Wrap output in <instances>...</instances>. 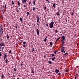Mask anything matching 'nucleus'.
I'll use <instances>...</instances> for the list:
<instances>
[{"label": "nucleus", "mask_w": 79, "mask_h": 79, "mask_svg": "<svg viewBox=\"0 0 79 79\" xmlns=\"http://www.w3.org/2000/svg\"><path fill=\"white\" fill-rule=\"evenodd\" d=\"M3 32V28H2V26H0V34H1V35H2Z\"/></svg>", "instance_id": "f257e3e1"}, {"label": "nucleus", "mask_w": 79, "mask_h": 79, "mask_svg": "<svg viewBox=\"0 0 79 79\" xmlns=\"http://www.w3.org/2000/svg\"><path fill=\"white\" fill-rule=\"evenodd\" d=\"M53 24H54V22L53 21L51 22L50 23V27L51 29L53 28Z\"/></svg>", "instance_id": "f03ea898"}, {"label": "nucleus", "mask_w": 79, "mask_h": 79, "mask_svg": "<svg viewBox=\"0 0 79 79\" xmlns=\"http://www.w3.org/2000/svg\"><path fill=\"white\" fill-rule=\"evenodd\" d=\"M23 44L24 45H23V47L26 48V44H27V43L26 41H24L23 43Z\"/></svg>", "instance_id": "7ed1b4c3"}, {"label": "nucleus", "mask_w": 79, "mask_h": 79, "mask_svg": "<svg viewBox=\"0 0 79 79\" xmlns=\"http://www.w3.org/2000/svg\"><path fill=\"white\" fill-rule=\"evenodd\" d=\"M26 1H27V0H22V2L23 4H24V3H25V2H26Z\"/></svg>", "instance_id": "20e7f679"}, {"label": "nucleus", "mask_w": 79, "mask_h": 79, "mask_svg": "<svg viewBox=\"0 0 79 79\" xmlns=\"http://www.w3.org/2000/svg\"><path fill=\"white\" fill-rule=\"evenodd\" d=\"M62 40H66V38H65V37H64V36H62Z\"/></svg>", "instance_id": "39448f33"}, {"label": "nucleus", "mask_w": 79, "mask_h": 79, "mask_svg": "<svg viewBox=\"0 0 79 79\" xmlns=\"http://www.w3.org/2000/svg\"><path fill=\"white\" fill-rule=\"evenodd\" d=\"M0 47H3L4 46V43H1L0 44Z\"/></svg>", "instance_id": "423d86ee"}, {"label": "nucleus", "mask_w": 79, "mask_h": 79, "mask_svg": "<svg viewBox=\"0 0 79 79\" xmlns=\"http://www.w3.org/2000/svg\"><path fill=\"white\" fill-rule=\"evenodd\" d=\"M55 73H59V70L58 69H55Z\"/></svg>", "instance_id": "0eeeda50"}, {"label": "nucleus", "mask_w": 79, "mask_h": 79, "mask_svg": "<svg viewBox=\"0 0 79 79\" xmlns=\"http://www.w3.org/2000/svg\"><path fill=\"white\" fill-rule=\"evenodd\" d=\"M36 31V32H37V35H39V30L38 29H37Z\"/></svg>", "instance_id": "6e6552de"}, {"label": "nucleus", "mask_w": 79, "mask_h": 79, "mask_svg": "<svg viewBox=\"0 0 79 79\" xmlns=\"http://www.w3.org/2000/svg\"><path fill=\"white\" fill-rule=\"evenodd\" d=\"M64 49H65V47H63V48H61V51H63L64 50Z\"/></svg>", "instance_id": "1a4fd4ad"}, {"label": "nucleus", "mask_w": 79, "mask_h": 79, "mask_svg": "<svg viewBox=\"0 0 79 79\" xmlns=\"http://www.w3.org/2000/svg\"><path fill=\"white\" fill-rule=\"evenodd\" d=\"M29 15H30V13H29V12L28 11H27V16H29Z\"/></svg>", "instance_id": "9d476101"}, {"label": "nucleus", "mask_w": 79, "mask_h": 79, "mask_svg": "<svg viewBox=\"0 0 79 79\" xmlns=\"http://www.w3.org/2000/svg\"><path fill=\"white\" fill-rule=\"evenodd\" d=\"M1 78L2 79H4V75L3 74L2 75Z\"/></svg>", "instance_id": "9b49d317"}, {"label": "nucleus", "mask_w": 79, "mask_h": 79, "mask_svg": "<svg viewBox=\"0 0 79 79\" xmlns=\"http://www.w3.org/2000/svg\"><path fill=\"white\" fill-rule=\"evenodd\" d=\"M31 73H33V74H34V69H31Z\"/></svg>", "instance_id": "f8f14e48"}, {"label": "nucleus", "mask_w": 79, "mask_h": 79, "mask_svg": "<svg viewBox=\"0 0 79 79\" xmlns=\"http://www.w3.org/2000/svg\"><path fill=\"white\" fill-rule=\"evenodd\" d=\"M3 48H4V47H1L0 49V51H2V50H3Z\"/></svg>", "instance_id": "ddd939ff"}, {"label": "nucleus", "mask_w": 79, "mask_h": 79, "mask_svg": "<svg viewBox=\"0 0 79 79\" xmlns=\"http://www.w3.org/2000/svg\"><path fill=\"white\" fill-rule=\"evenodd\" d=\"M5 61H6V64H8V59H6V60Z\"/></svg>", "instance_id": "4468645a"}, {"label": "nucleus", "mask_w": 79, "mask_h": 79, "mask_svg": "<svg viewBox=\"0 0 79 79\" xmlns=\"http://www.w3.org/2000/svg\"><path fill=\"white\" fill-rule=\"evenodd\" d=\"M56 5V4H55V3H53V6L54 8H55V6Z\"/></svg>", "instance_id": "2eb2a0df"}, {"label": "nucleus", "mask_w": 79, "mask_h": 79, "mask_svg": "<svg viewBox=\"0 0 79 79\" xmlns=\"http://www.w3.org/2000/svg\"><path fill=\"white\" fill-rule=\"evenodd\" d=\"M4 57L5 58H6V56H7L6 55V53H5L4 55Z\"/></svg>", "instance_id": "dca6fc26"}, {"label": "nucleus", "mask_w": 79, "mask_h": 79, "mask_svg": "<svg viewBox=\"0 0 79 79\" xmlns=\"http://www.w3.org/2000/svg\"><path fill=\"white\" fill-rule=\"evenodd\" d=\"M48 63H49V64H52V62L51 61L49 60L48 61Z\"/></svg>", "instance_id": "f3484780"}, {"label": "nucleus", "mask_w": 79, "mask_h": 79, "mask_svg": "<svg viewBox=\"0 0 79 79\" xmlns=\"http://www.w3.org/2000/svg\"><path fill=\"white\" fill-rule=\"evenodd\" d=\"M47 36H46L45 39L44 40V42H46L47 41Z\"/></svg>", "instance_id": "a211bd4d"}, {"label": "nucleus", "mask_w": 79, "mask_h": 79, "mask_svg": "<svg viewBox=\"0 0 79 79\" xmlns=\"http://www.w3.org/2000/svg\"><path fill=\"white\" fill-rule=\"evenodd\" d=\"M0 18L1 19H3V15H1L0 17Z\"/></svg>", "instance_id": "6ab92c4d"}, {"label": "nucleus", "mask_w": 79, "mask_h": 79, "mask_svg": "<svg viewBox=\"0 0 79 79\" xmlns=\"http://www.w3.org/2000/svg\"><path fill=\"white\" fill-rule=\"evenodd\" d=\"M4 9H5V10H6V4L4 5Z\"/></svg>", "instance_id": "aec40b11"}, {"label": "nucleus", "mask_w": 79, "mask_h": 79, "mask_svg": "<svg viewBox=\"0 0 79 79\" xmlns=\"http://www.w3.org/2000/svg\"><path fill=\"white\" fill-rule=\"evenodd\" d=\"M6 38L7 39H9V35H8V34H7L6 36Z\"/></svg>", "instance_id": "412c9836"}, {"label": "nucleus", "mask_w": 79, "mask_h": 79, "mask_svg": "<svg viewBox=\"0 0 79 79\" xmlns=\"http://www.w3.org/2000/svg\"><path fill=\"white\" fill-rule=\"evenodd\" d=\"M7 75L9 77H11V76H10V74L9 73H7Z\"/></svg>", "instance_id": "4be33fe9"}, {"label": "nucleus", "mask_w": 79, "mask_h": 79, "mask_svg": "<svg viewBox=\"0 0 79 79\" xmlns=\"http://www.w3.org/2000/svg\"><path fill=\"white\" fill-rule=\"evenodd\" d=\"M60 39V37L58 38L57 40H56V42H57L58 40H59Z\"/></svg>", "instance_id": "5701e85b"}, {"label": "nucleus", "mask_w": 79, "mask_h": 79, "mask_svg": "<svg viewBox=\"0 0 79 79\" xmlns=\"http://www.w3.org/2000/svg\"><path fill=\"white\" fill-rule=\"evenodd\" d=\"M33 5H35V0H34L33 1Z\"/></svg>", "instance_id": "b1692460"}, {"label": "nucleus", "mask_w": 79, "mask_h": 79, "mask_svg": "<svg viewBox=\"0 0 79 79\" xmlns=\"http://www.w3.org/2000/svg\"><path fill=\"white\" fill-rule=\"evenodd\" d=\"M33 10L34 11L35 10V7H33Z\"/></svg>", "instance_id": "393cba45"}, {"label": "nucleus", "mask_w": 79, "mask_h": 79, "mask_svg": "<svg viewBox=\"0 0 79 79\" xmlns=\"http://www.w3.org/2000/svg\"><path fill=\"white\" fill-rule=\"evenodd\" d=\"M18 4L19 6H20V3L18 1Z\"/></svg>", "instance_id": "a878e982"}, {"label": "nucleus", "mask_w": 79, "mask_h": 79, "mask_svg": "<svg viewBox=\"0 0 79 79\" xmlns=\"http://www.w3.org/2000/svg\"><path fill=\"white\" fill-rule=\"evenodd\" d=\"M55 31L56 33H57L58 32V31H57V29H56Z\"/></svg>", "instance_id": "bb28decb"}, {"label": "nucleus", "mask_w": 79, "mask_h": 79, "mask_svg": "<svg viewBox=\"0 0 79 79\" xmlns=\"http://www.w3.org/2000/svg\"><path fill=\"white\" fill-rule=\"evenodd\" d=\"M61 52H62V53H63L64 52V53H65V51L64 50V51H61Z\"/></svg>", "instance_id": "cd10ccee"}, {"label": "nucleus", "mask_w": 79, "mask_h": 79, "mask_svg": "<svg viewBox=\"0 0 79 79\" xmlns=\"http://www.w3.org/2000/svg\"><path fill=\"white\" fill-rule=\"evenodd\" d=\"M67 54H68V53L67 52H66V53H65V54H64V56H66V55H67Z\"/></svg>", "instance_id": "c85d7f7f"}, {"label": "nucleus", "mask_w": 79, "mask_h": 79, "mask_svg": "<svg viewBox=\"0 0 79 79\" xmlns=\"http://www.w3.org/2000/svg\"><path fill=\"white\" fill-rule=\"evenodd\" d=\"M52 44H53V43H52V42H50V45H52Z\"/></svg>", "instance_id": "c756f323"}, {"label": "nucleus", "mask_w": 79, "mask_h": 79, "mask_svg": "<svg viewBox=\"0 0 79 79\" xmlns=\"http://www.w3.org/2000/svg\"><path fill=\"white\" fill-rule=\"evenodd\" d=\"M14 69L15 71V72H16V69L15 68H14Z\"/></svg>", "instance_id": "7c9ffc66"}, {"label": "nucleus", "mask_w": 79, "mask_h": 79, "mask_svg": "<svg viewBox=\"0 0 79 79\" xmlns=\"http://www.w3.org/2000/svg\"><path fill=\"white\" fill-rule=\"evenodd\" d=\"M12 4L13 5H14V2L13 1H12Z\"/></svg>", "instance_id": "2f4dec72"}, {"label": "nucleus", "mask_w": 79, "mask_h": 79, "mask_svg": "<svg viewBox=\"0 0 79 79\" xmlns=\"http://www.w3.org/2000/svg\"><path fill=\"white\" fill-rule=\"evenodd\" d=\"M59 14H60V13H59V12H57V16H58Z\"/></svg>", "instance_id": "473e14b6"}, {"label": "nucleus", "mask_w": 79, "mask_h": 79, "mask_svg": "<svg viewBox=\"0 0 79 79\" xmlns=\"http://www.w3.org/2000/svg\"><path fill=\"white\" fill-rule=\"evenodd\" d=\"M46 10V6H44V10Z\"/></svg>", "instance_id": "72a5a7b5"}, {"label": "nucleus", "mask_w": 79, "mask_h": 79, "mask_svg": "<svg viewBox=\"0 0 79 79\" xmlns=\"http://www.w3.org/2000/svg\"><path fill=\"white\" fill-rule=\"evenodd\" d=\"M52 56H55V55L53 54H51Z\"/></svg>", "instance_id": "f704fd0d"}, {"label": "nucleus", "mask_w": 79, "mask_h": 79, "mask_svg": "<svg viewBox=\"0 0 79 79\" xmlns=\"http://www.w3.org/2000/svg\"><path fill=\"white\" fill-rule=\"evenodd\" d=\"M11 50H10L9 51V54H11Z\"/></svg>", "instance_id": "c9c22d12"}, {"label": "nucleus", "mask_w": 79, "mask_h": 79, "mask_svg": "<svg viewBox=\"0 0 79 79\" xmlns=\"http://www.w3.org/2000/svg\"><path fill=\"white\" fill-rule=\"evenodd\" d=\"M73 15H74V13H73V12H72L71 13V15H72V16H73Z\"/></svg>", "instance_id": "e433bc0d"}, {"label": "nucleus", "mask_w": 79, "mask_h": 79, "mask_svg": "<svg viewBox=\"0 0 79 79\" xmlns=\"http://www.w3.org/2000/svg\"><path fill=\"white\" fill-rule=\"evenodd\" d=\"M2 56V55L1 54V52L0 51V56Z\"/></svg>", "instance_id": "4c0bfd02"}, {"label": "nucleus", "mask_w": 79, "mask_h": 79, "mask_svg": "<svg viewBox=\"0 0 79 79\" xmlns=\"http://www.w3.org/2000/svg\"><path fill=\"white\" fill-rule=\"evenodd\" d=\"M57 74H58V75H60L61 74V73H57Z\"/></svg>", "instance_id": "58836bf2"}, {"label": "nucleus", "mask_w": 79, "mask_h": 79, "mask_svg": "<svg viewBox=\"0 0 79 79\" xmlns=\"http://www.w3.org/2000/svg\"><path fill=\"white\" fill-rule=\"evenodd\" d=\"M37 27H39V23H37Z\"/></svg>", "instance_id": "ea45409f"}, {"label": "nucleus", "mask_w": 79, "mask_h": 79, "mask_svg": "<svg viewBox=\"0 0 79 79\" xmlns=\"http://www.w3.org/2000/svg\"><path fill=\"white\" fill-rule=\"evenodd\" d=\"M32 52H34V48H32Z\"/></svg>", "instance_id": "a19ab883"}, {"label": "nucleus", "mask_w": 79, "mask_h": 79, "mask_svg": "<svg viewBox=\"0 0 79 79\" xmlns=\"http://www.w3.org/2000/svg\"><path fill=\"white\" fill-rule=\"evenodd\" d=\"M52 60V61H53V60H54V58H53V57H52V59H51Z\"/></svg>", "instance_id": "79ce46f5"}, {"label": "nucleus", "mask_w": 79, "mask_h": 79, "mask_svg": "<svg viewBox=\"0 0 79 79\" xmlns=\"http://www.w3.org/2000/svg\"><path fill=\"white\" fill-rule=\"evenodd\" d=\"M20 20H23V19H22V18L21 17L20 18Z\"/></svg>", "instance_id": "37998d69"}, {"label": "nucleus", "mask_w": 79, "mask_h": 79, "mask_svg": "<svg viewBox=\"0 0 79 79\" xmlns=\"http://www.w3.org/2000/svg\"><path fill=\"white\" fill-rule=\"evenodd\" d=\"M4 10L3 9H2V11L3 12V13H4Z\"/></svg>", "instance_id": "c03bdc74"}, {"label": "nucleus", "mask_w": 79, "mask_h": 79, "mask_svg": "<svg viewBox=\"0 0 79 79\" xmlns=\"http://www.w3.org/2000/svg\"><path fill=\"white\" fill-rule=\"evenodd\" d=\"M46 57V56H45V55H44V58H45Z\"/></svg>", "instance_id": "a18cd8bd"}, {"label": "nucleus", "mask_w": 79, "mask_h": 79, "mask_svg": "<svg viewBox=\"0 0 79 79\" xmlns=\"http://www.w3.org/2000/svg\"><path fill=\"white\" fill-rule=\"evenodd\" d=\"M37 20H39V17H38L37 18Z\"/></svg>", "instance_id": "49530a36"}, {"label": "nucleus", "mask_w": 79, "mask_h": 79, "mask_svg": "<svg viewBox=\"0 0 79 79\" xmlns=\"http://www.w3.org/2000/svg\"><path fill=\"white\" fill-rule=\"evenodd\" d=\"M17 10V13H18V12H19V10L18 9Z\"/></svg>", "instance_id": "de8ad7c7"}, {"label": "nucleus", "mask_w": 79, "mask_h": 79, "mask_svg": "<svg viewBox=\"0 0 79 79\" xmlns=\"http://www.w3.org/2000/svg\"><path fill=\"white\" fill-rule=\"evenodd\" d=\"M31 1H30L29 3V5H31Z\"/></svg>", "instance_id": "09e8293b"}, {"label": "nucleus", "mask_w": 79, "mask_h": 79, "mask_svg": "<svg viewBox=\"0 0 79 79\" xmlns=\"http://www.w3.org/2000/svg\"><path fill=\"white\" fill-rule=\"evenodd\" d=\"M15 77V75H13V77Z\"/></svg>", "instance_id": "8fccbe9b"}, {"label": "nucleus", "mask_w": 79, "mask_h": 79, "mask_svg": "<svg viewBox=\"0 0 79 79\" xmlns=\"http://www.w3.org/2000/svg\"><path fill=\"white\" fill-rule=\"evenodd\" d=\"M48 23L47 24H46V27H48Z\"/></svg>", "instance_id": "3c124183"}, {"label": "nucleus", "mask_w": 79, "mask_h": 79, "mask_svg": "<svg viewBox=\"0 0 79 79\" xmlns=\"http://www.w3.org/2000/svg\"><path fill=\"white\" fill-rule=\"evenodd\" d=\"M65 72H66V73L68 72V70H65Z\"/></svg>", "instance_id": "603ef678"}, {"label": "nucleus", "mask_w": 79, "mask_h": 79, "mask_svg": "<svg viewBox=\"0 0 79 79\" xmlns=\"http://www.w3.org/2000/svg\"><path fill=\"white\" fill-rule=\"evenodd\" d=\"M54 52L55 54H56V52L55 51H54Z\"/></svg>", "instance_id": "864d4df0"}, {"label": "nucleus", "mask_w": 79, "mask_h": 79, "mask_svg": "<svg viewBox=\"0 0 79 79\" xmlns=\"http://www.w3.org/2000/svg\"><path fill=\"white\" fill-rule=\"evenodd\" d=\"M64 43H65V42H64V41H63L62 42V44H64Z\"/></svg>", "instance_id": "5fc2aeb1"}, {"label": "nucleus", "mask_w": 79, "mask_h": 79, "mask_svg": "<svg viewBox=\"0 0 79 79\" xmlns=\"http://www.w3.org/2000/svg\"><path fill=\"white\" fill-rule=\"evenodd\" d=\"M63 41H64V40H61V42H63Z\"/></svg>", "instance_id": "6e6d98bb"}, {"label": "nucleus", "mask_w": 79, "mask_h": 79, "mask_svg": "<svg viewBox=\"0 0 79 79\" xmlns=\"http://www.w3.org/2000/svg\"><path fill=\"white\" fill-rule=\"evenodd\" d=\"M15 27L16 29H17V26H15Z\"/></svg>", "instance_id": "4d7b16f0"}, {"label": "nucleus", "mask_w": 79, "mask_h": 79, "mask_svg": "<svg viewBox=\"0 0 79 79\" xmlns=\"http://www.w3.org/2000/svg\"><path fill=\"white\" fill-rule=\"evenodd\" d=\"M48 3H50V1L49 0L48 1Z\"/></svg>", "instance_id": "13d9d810"}, {"label": "nucleus", "mask_w": 79, "mask_h": 79, "mask_svg": "<svg viewBox=\"0 0 79 79\" xmlns=\"http://www.w3.org/2000/svg\"><path fill=\"white\" fill-rule=\"evenodd\" d=\"M11 58H12V59H13V58H14L13 56H12Z\"/></svg>", "instance_id": "bf43d9fd"}, {"label": "nucleus", "mask_w": 79, "mask_h": 79, "mask_svg": "<svg viewBox=\"0 0 79 79\" xmlns=\"http://www.w3.org/2000/svg\"><path fill=\"white\" fill-rule=\"evenodd\" d=\"M64 45V44H63V43L62 44V46H63Z\"/></svg>", "instance_id": "052dcab7"}, {"label": "nucleus", "mask_w": 79, "mask_h": 79, "mask_svg": "<svg viewBox=\"0 0 79 79\" xmlns=\"http://www.w3.org/2000/svg\"><path fill=\"white\" fill-rule=\"evenodd\" d=\"M76 35H74V37H76Z\"/></svg>", "instance_id": "680f3d73"}, {"label": "nucleus", "mask_w": 79, "mask_h": 79, "mask_svg": "<svg viewBox=\"0 0 79 79\" xmlns=\"http://www.w3.org/2000/svg\"><path fill=\"white\" fill-rule=\"evenodd\" d=\"M77 77V75H76L75 77V78H76Z\"/></svg>", "instance_id": "e2e57ef3"}, {"label": "nucleus", "mask_w": 79, "mask_h": 79, "mask_svg": "<svg viewBox=\"0 0 79 79\" xmlns=\"http://www.w3.org/2000/svg\"><path fill=\"white\" fill-rule=\"evenodd\" d=\"M23 6L24 7H26V6L25 5H23Z\"/></svg>", "instance_id": "0e129e2a"}, {"label": "nucleus", "mask_w": 79, "mask_h": 79, "mask_svg": "<svg viewBox=\"0 0 79 79\" xmlns=\"http://www.w3.org/2000/svg\"><path fill=\"white\" fill-rule=\"evenodd\" d=\"M63 45H61V48H63Z\"/></svg>", "instance_id": "69168bd1"}, {"label": "nucleus", "mask_w": 79, "mask_h": 79, "mask_svg": "<svg viewBox=\"0 0 79 79\" xmlns=\"http://www.w3.org/2000/svg\"><path fill=\"white\" fill-rule=\"evenodd\" d=\"M6 57H4V60H5L6 59Z\"/></svg>", "instance_id": "338daca9"}, {"label": "nucleus", "mask_w": 79, "mask_h": 79, "mask_svg": "<svg viewBox=\"0 0 79 79\" xmlns=\"http://www.w3.org/2000/svg\"><path fill=\"white\" fill-rule=\"evenodd\" d=\"M37 22H39V20H37Z\"/></svg>", "instance_id": "774afa93"}]
</instances>
